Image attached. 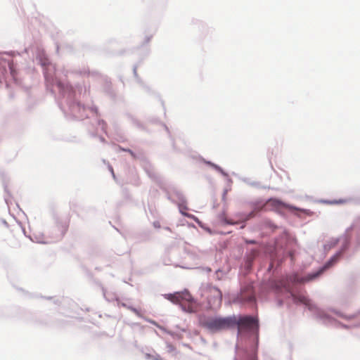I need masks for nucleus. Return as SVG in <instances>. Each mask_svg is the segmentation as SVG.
I'll return each instance as SVG.
<instances>
[{"instance_id": "obj_5", "label": "nucleus", "mask_w": 360, "mask_h": 360, "mask_svg": "<svg viewBox=\"0 0 360 360\" xmlns=\"http://www.w3.org/2000/svg\"><path fill=\"white\" fill-rule=\"evenodd\" d=\"M236 326H238V333H240L243 330H251L257 327V321L251 316H244L239 320L236 319Z\"/></svg>"}, {"instance_id": "obj_8", "label": "nucleus", "mask_w": 360, "mask_h": 360, "mask_svg": "<svg viewBox=\"0 0 360 360\" xmlns=\"http://www.w3.org/2000/svg\"><path fill=\"white\" fill-rule=\"evenodd\" d=\"M292 296L296 302H299L310 307V300L305 295L292 293Z\"/></svg>"}, {"instance_id": "obj_6", "label": "nucleus", "mask_w": 360, "mask_h": 360, "mask_svg": "<svg viewBox=\"0 0 360 360\" xmlns=\"http://www.w3.org/2000/svg\"><path fill=\"white\" fill-rule=\"evenodd\" d=\"M254 300L255 296L251 287L242 290L240 294L236 299V302L240 303L251 302Z\"/></svg>"}, {"instance_id": "obj_4", "label": "nucleus", "mask_w": 360, "mask_h": 360, "mask_svg": "<svg viewBox=\"0 0 360 360\" xmlns=\"http://www.w3.org/2000/svg\"><path fill=\"white\" fill-rule=\"evenodd\" d=\"M207 300L210 307H219L221 304L222 293L218 288L215 287L210 288Z\"/></svg>"}, {"instance_id": "obj_2", "label": "nucleus", "mask_w": 360, "mask_h": 360, "mask_svg": "<svg viewBox=\"0 0 360 360\" xmlns=\"http://www.w3.org/2000/svg\"><path fill=\"white\" fill-rule=\"evenodd\" d=\"M165 297L172 303L180 304L186 312L193 313L197 311V305L188 292L167 294Z\"/></svg>"}, {"instance_id": "obj_10", "label": "nucleus", "mask_w": 360, "mask_h": 360, "mask_svg": "<svg viewBox=\"0 0 360 360\" xmlns=\"http://www.w3.org/2000/svg\"><path fill=\"white\" fill-rule=\"evenodd\" d=\"M179 207L180 212L183 215L188 217H191V215L187 214L185 212L186 210H188V207H186V205L184 203L179 204Z\"/></svg>"}, {"instance_id": "obj_9", "label": "nucleus", "mask_w": 360, "mask_h": 360, "mask_svg": "<svg viewBox=\"0 0 360 360\" xmlns=\"http://www.w3.org/2000/svg\"><path fill=\"white\" fill-rule=\"evenodd\" d=\"M266 205V203L256 204L255 205L253 210L248 214L247 219L253 217L256 214V213L263 210Z\"/></svg>"}, {"instance_id": "obj_7", "label": "nucleus", "mask_w": 360, "mask_h": 360, "mask_svg": "<svg viewBox=\"0 0 360 360\" xmlns=\"http://www.w3.org/2000/svg\"><path fill=\"white\" fill-rule=\"evenodd\" d=\"M266 205L271 206L273 208H275V209H277V210H279V209H281V208H286V209H288L290 210H300V211H302L303 212H305V210H301V209H299V208H297L296 207H294L292 205L285 204V203L283 202L282 201H281V200H279L278 199H269L266 202Z\"/></svg>"}, {"instance_id": "obj_13", "label": "nucleus", "mask_w": 360, "mask_h": 360, "mask_svg": "<svg viewBox=\"0 0 360 360\" xmlns=\"http://www.w3.org/2000/svg\"><path fill=\"white\" fill-rule=\"evenodd\" d=\"M226 222L227 224H234V222H233L232 221H230V220H226Z\"/></svg>"}, {"instance_id": "obj_1", "label": "nucleus", "mask_w": 360, "mask_h": 360, "mask_svg": "<svg viewBox=\"0 0 360 360\" xmlns=\"http://www.w3.org/2000/svg\"><path fill=\"white\" fill-rule=\"evenodd\" d=\"M236 323V317L233 316H211L201 321L203 328L212 333L234 328Z\"/></svg>"}, {"instance_id": "obj_12", "label": "nucleus", "mask_w": 360, "mask_h": 360, "mask_svg": "<svg viewBox=\"0 0 360 360\" xmlns=\"http://www.w3.org/2000/svg\"><path fill=\"white\" fill-rule=\"evenodd\" d=\"M345 202H346L345 200H340L339 201L337 202V203H344Z\"/></svg>"}, {"instance_id": "obj_3", "label": "nucleus", "mask_w": 360, "mask_h": 360, "mask_svg": "<svg viewBox=\"0 0 360 360\" xmlns=\"http://www.w3.org/2000/svg\"><path fill=\"white\" fill-rule=\"evenodd\" d=\"M323 271V269L318 271L316 273L308 274L307 276L304 277H299L297 274H292L287 276V282L288 283H283L282 285L285 288H289V283H304L306 282L311 281L316 278H317Z\"/></svg>"}, {"instance_id": "obj_11", "label": "nucleus", "mask_w": 360, "mask_h": 360, "mask_svg": "<svg viewBox=\"0 0 360 360\" xmlns=\"http://www.w3.org/2000/svg\"><path fill=\"white\" fill-rule=\"evenodd\" d=\"M124 151H126V152H128L129 153V154H131L132 156H134V154L133 153L132 150H131L130 149H123Z\"/></svg>"}]
</instances>
